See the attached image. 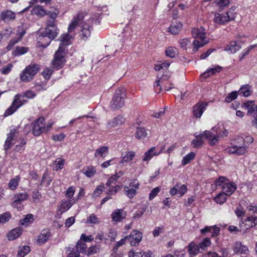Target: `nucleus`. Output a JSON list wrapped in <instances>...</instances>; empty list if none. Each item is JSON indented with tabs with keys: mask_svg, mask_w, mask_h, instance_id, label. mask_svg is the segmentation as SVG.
<instances>
[{
	"mask_svg": "<svg viewBox=\"0 0 257 257\" xmlns=\"http://www.w3.org/2000/svg\"><path fill=\"white\" fill-rule=\"evenodd\" d=\"M226 196L224 193H220L214 198V200L216 203L222 204L225 202Z\"/></svg>",
	"mask_w": 257,
	"mask_h": 257,
	"instance_id": "47",
	"label": "nucleus"
},
{
	"mask_svg": "<svg viewBox=\"0 0 257 257\" xmlns=\"http://www.w3.org/2000/svg\"><path fill=\"white\" fill-rule=\"evenodd\" d=\"M136 137L138 139H144L147 135V133L145 127H139L137 128Z\"/></svg>",
	"mask_w": 257,
	"mask_h": 257,
	"instance_id": "38",
	"label": "nucleus"
},
{
	"mask_svg": "<svg viewBox=\"0 0 257 257\" xmlns=\"http://www.w3.org/2000/svg\"><path fill=\"white\" fill-rule=\"evenodd\" d=\"M257 44L253 45H250L246 51L244 52L240 56H239V60L241 61L243 60L245 56L248 54L249 51L253 48L256 47Z\"/></svg>",
	"mask_w": 257,
	"mask_h": 257,
	"instance_id": "61",
	"label": "nucleus"
},
{
	"mask_svg": "<svg viewBox=\"0 0 257 257\" xmlns=\"http://www.w3.org/2000/svg\"><path fill=\"white\" fill-rule=\"evenodd\" d=\"M221 69V67L220 66H217L216 68H211L210 69H208L207 71L205 72L203 74L202 76L205 77H208L210 75L209 73H211V74H215L217 72H219Z\"/></svg>",
	"mask_w": 257,
	"mask_h": 257,
	"instance_id": "48",
	"label": "nucleus"
},
{
	"mask_svg": "<svg viewBox=\"0 0 257 257\" xmlns=\"http://www.w3.org/2000/svg\"><path fill=\"white\" fill-rule=\"evenodd\" d=\"M192 34L194 38H199L201 40V42L196 40L193 41L194 48L193 51L194 52L198 51L199 48L202 47L208 43V40H205V29L202 27L200 28H193L192 30Z\"/></svg>",
	"mask_w": 257,
	"mask_h": 257,
	"instance_id": "2",
	"label": "nucleus"
},
{
	"mask_svg": "<svg viewBox=\"0 0 257 257\" xmlns=\"http://www.w3.org/2000/svg\"><path fill=\"white\" fill-rule=\"evenodd\" d=\"M211 244V241L209 237L204 238L200 243L197 244L201 251L205 250V249Z\"/></svg>",
	"mask_w": 257,
	"mask_h": 257,
	"instance_id": "43",
	"label": "nucleus"
},
{
	"mask_svg": "<svg viewBox=\"0 0 257 257\" xmlns=\"http://www.w3.org/2000/svg\"><path fill=\"white\" fill-rule=\"evenodd\" d=\"M239 93L243 96L248 97L251 94L250 86L248 84L243 85L239 89Z\"/></svg>",
	"mask_w": 257,
	"mask_h": 257,
	"instance_id": "42",
	"label": "nucleus"
},
{
	"mask_svg": "<svg viewBox=\"0 0 257 257\" xmlns=\"http://www.w3.org/2000/svg\"><path fill=\"white\" fill-rule=\"evenodd\" d=\"M72 39V37L69 34H63L60 38V41H61L60 45H62L65 48V46L71 44V40Z\"/></svg>",
	"mask_w": 257,
	"mask_h": 257,
	"instance_id": "29",
	"label": "nucleus"
},
{
	"mask_svg": "<svg viewBox=\"0 0 257 257\" xmlns=\"http://www.w3.org/2000/svg\"><path fill=\"white\" fill-rule=\"evenodd\" d=\"M165 53L167 56L170 58H174L178 55V51L176 48L169 47L166 49Z\"/></svg>",
	"mask_w": 257,
	"mask_h": 257,
	"instance_id": "44",
	"label": "nucleus"
},
{
	"mask_svg": "<svg viewBox=\"0 0 257 257\" xmlns=\"http://www.w3.org/2000/svg\"><path fill=\"white\" fill-rule=\"evenodd\" d=\"M46 27L43 31L44 35H48L51 39L56 38L59 33V30L57 27L54 21L47 20L46 22Z\"/></svg>",
	"mask_w": 257,
	"mask_h": 257,
	"instance_id": "7",
	"label": "nucleus"
},
{
	"mask_svg": "<svg viewBox=\"0 0 257 257\" xmlns=\"http://www.w3.org/2000/svg\"><path fill=\"white\" fill-rule=\"evenodd\" d=\"M203 137L209 141V143L210 145H214L217 142L216 136H214L210 131H205L202 134L196 136V139H194L192 141L194 147L197 148L202 146L203 144Z\"/></svg>",
	"mask_w": 257,
	"mask_h": 257,
	"instance_id": "5",
	"label": "nucleus"
},
{
	"mask_svg": "<svg viewBox=\"0 0 257 257\" xmlns=\"http://www.w3.org/2000/svg\"><path fill=\"white\" fill-rule=\"evenodd\" d=\"M236 189V186L235 183L228 182V181L223 185L222 188L223 193L228 196L231 195Z\"/></svg>",
	"mask_w": 257,
	"mask_h": 257,
	"instance_id": "15",
	"label": "nucleus"
},
{
	"mask_svg": "<svg viewBox=\"0 0 257 257\" xmlns=\"http://www.w3.org/2000/svg\"><path fill=\"white\" fill-rule=\"evenodd\" d=\"M227 181V179L225 177L220 176L215 181V185L217 187H220V188L222 189L223 188V185L226 183Z\"/></svg>",
	"mask_w": 257,
	"mask_h": 257,
	"instance_id": "51",
	"label": "nucleus"
},
{
	"mask_svg": "<svg viewBox=\"0 0 257 257\" xmlns=\"http://www.w3.org/2000/svg\"><path fill=\"white\" fill-rule=\"evenodd\" d=\"M28 49L24 47H17L15 51L14 52V55L15 56H20L25 54L28 52Z\"/></svg>",
	"mask_w": 257,
	"mask_h": 257,
	"instance_id": "49",
	"label": "nucleus"
},
{
	"mask_svg": "<svg viewBox=\"0 0 257 257\" xmlns=\"http://www.w3.org/2000/svg\"><path fill=\"white\" fill-rule=\"evenodd\" d=\"M76 248L77 252L79 253L80 252L83 253L86 250L87 245L82 239H80L77 242Z\"/></svg>",
	"mask_w": 257,
	"mask_h": 257,
	"instance_id": "39",
	"label": "nucleus"
},
{
	"mask_svg": "<svg viewBox=\"0 0 257 257\" xmlns=\"http://www.w3.org/2000/svg\"><path fill=\"white\" fill-rule=\"evenodd\" d=\"M178 185V193L180 194V196L184 195L187 191V187L185 185H182L181 183H178L176 184Z\"/></svg>",
	"mask_w": 257,
	"mask_h": 257,
	"instance_id": "57",
	"label": "nucleus"
},
{
	"mask_svg": "<svg viewBox=\"0 0 257 257\" xmlns=\"http://www.w3.org/2000/svg\"><path fill=\"white\" fill-rule=\"evenodd\" d=\"M52 236L51 233L48 230L43 229L37 239V242L40 244L45 243Z\"/></svg>",
	"mask_w": 257,
	"mask_h": 257,
	"instance_id": "14",
	"label": "nucleus"
},
{
	"mask_svg": "<svg viewBox=\"0 0 257 257\" xmlns=\"http://www.w3.org/2000/svg\"><path fill=\"white\" fill-rule=\"evenodd\" d=\"M242 106L247 110V115L252 114L254 111L257 112V105L254 104V100L247 101L243 103Z\"/></svg>",
	"mask_w": 257,
	"mask_h": 257,
	"instance_id": "16",
	"label": "nucleus"
},
{
	"mask_svg": "<svg viewBox=\"0 0 257 257\" xmlns=\"http://www.w3.org/2000/svg\"><path fill=\"white\" fill-rule=\"evenodd\" d=\"M20 180V177L19 176L11 179L8 184L9 188L12 190H16L19 185Z\"/></svg>",
	"mask_w": 257,
	"mask_h": 257,
	"instance_id": "34",
	"label": "nucleus"
},
{
	"mask_svg": "<svg viewBox=\"0 0 257 257\" xmlns=\"http://www.w3.org/2000/svg\"><path fill=\"white\" fill-rule=\"evenodd\" d=\"M226 15L216 13L214 16V22L220 25H224L226 23L234 19V16L232 12L229 11L226 12Z\"/></svg>",
	"mask_w": 257,
	"mask_h": 257,
	"instance_id": "9",
	"label": "nucleus"
},
{
	"mask_svg": "<svg viewBox=\"0 0 257 257\" xmlns=\"http://www.w3.org/2000/svg\"><path fill=\"white\" fill-rule=\"evenodd\" d=\"M65 47L62 46V45H59V48L58 50L56 52L54 58L57 59H60L61 60H64L65 56Z\"/></svg>",
	"mask_w": 257,
	"mask_h": 257,
	"instance_id": "36",
	"label": "nucleus"
},
{
	"mask_svg": "<svg viewBox=\"0 0 257 257\" xmlns=\"http://www.w3.org/2000/svg\"><path fill=\"white\" fill-rule=\"evenodd\" d=\"M134 254L133 257H154V255L151 251L145 252L143 254L141 252H134L132 251H130V254Z\"/></svg>",
	"mask_w": 257,
	"mask_h": 257,
	"instance_id": "50",
	"label": "nucleus"
},
{
	"mask_svg": "<svg viewBox=\"0 0 257 257\" xmlns=\"http://www.w3.org/2000/svg\"><path fill=\"white\" fill-rule=\"evenodd\" d=\"M65 62V60H61L60 59L54 58V60L52 61V63L54 67H55L57 69H59L64 66Z\"/></svg>",
	"mask_w": 257,
	"mask_h": 257,
	"instance_id": "52",
	"label": "nucleus"
},
{
	"mask_svg": "<svg viewBox=\"0 0 257 257\" xmlns=\"http://www.w3.org/2000/svg\"><path fill=\"white\" fill-rule=\"evenodd\" d=\"M220 229L216 225L206 226L201 230V232L203 234H206L210 232L212 237H215L219 234Z\"/></svg>",
	"mask_w": 257,
	"mask_h": 257,
	"instance_id": "17",
	"label": "nucleus"
},
{
	"mask_svg": "<svg viewBox=\"0 0 257 257\" xmlns=\"http://www.w3.org/2000/svg\"><path fill=\"white\" fill-rule=\"evenodd\" d=\"M123 210L116 209L111 214L112 220L115 222H120L125 218L123 216Z\"/></svg>",
	"mask_w": 257,
	"mask_h": 257,
	"instance_id": "24",
	"label": "nucleus"
},
{
	"mask_svg": "<svg viewBox=\"0 0 257 257\" xmlns=\"http://www.w3.org/2000/svg\"><path fill=\"white\" fill-rule=\"evenodd\" d=\"M0 17L5 22H9L15 19L16 14L11 11L7 10L2 12Z\"/></svg>",
	"mask_w": 257,
	"mask_h": 257,
	"instance_id": "20",
	"label": "nucleus"
},
{
	"mask_svg": "<svg viewBox=\"0 0 257 257\" xmlns=\"http://www.w3.org/2000/svg\"><path fill=\"white\" fill-rule=\"evenodd\" d=\"M82 172L87 177H92L96 173V170L94 167L89 166L86 169L84 168Z\"/></svg>",
	"mask_w": 257,
	"mask_h": 257,
	"instance_id": "40",
	"label": "nucleus"
},
{
	"mask_svg": "<svg viewBox=\"0 0 257 257\" xmlns=\"http://www.w3.org/2000/svg\"><path fill=\"white\" fill-rule=\"evenodd\" d=\"M22 234V229L20 227H17L12 229L8 234L9 240H14L19 237Z\"/></svg>",
	"mask_w": 257,
	"mask_h": 257,
	"instance_id": "28",
	"label": "nucleus"
},
{
	"mask_svg": "<svg viewBox=\"0 0 257 257\" xmlns=\"http://www.w3.org/2000/svg\"><path fill=\"white\" fill-rule=\"evenodd\" d=\"M18 132L17 130H16V129L11 130L10 131V132L7 135V139L10 141L15 140L16 139V138H15L16 134H18Z\"/></svg>",
	"mask_w": 257,
	"mask_h": 257,
	"instance_id": "59",
	"label": "nucleus"
},
{
	"mask_svg": "<svg viewBox=\"0 0 257 257\" xmlns=\"http://www.w3.org/2000/svg\"><path fill=\"white\" fill-rule=\"evenodd\" d=\"M146 207H140L138 209V211L134 214L133 218L134 219L140 218L144 214L145 211H146Z\"/></svg>",
	"mask_w": 257,
	"mask_h": 257,
	"instance_id": "56",
	"label": "nucleus"
},
{
	"mask_svg": "<svg viewBox=\"0 0 257 257\" xmlns=\"http://www.w3.org/2000/svg\"><path fill=\"white\" fill-rule=\"evenodd\" d=\"M30 251V248L29 246L25 245L21 247L18 252L17 257H24Z\"/></svg>",
	"mask_w": 257,
	"mask_h": 257,
	"instance_id": "45",
	"label": "nucleus"
},
{
	"mask_svg": "<svg viewBox=\"0 0 257 257\" xmlns=\"http://www.w3.org/2000/svg\"><path fill=\"white\" fill-rule=\"evenodd\" d=\"M135 156V152L133 151L125 152L122 153L121 157L123 158V161H132Z\"/></svg>",
	"mask_w": 257,
	"mask_h": 257,
	"instance_id": "46",
	"label": "nucleus"
},
{
	"mask_svg": "<svg viewBox=\"0 0 257 257\" xmlns=\"http://www.w3.org/2000/svg\"><path fill=\"white\" fill-rule=\"evenodd\" d=\"M232 153H236L239 155H243L246 152V148L245 146L234 145L232 148L230 150Z\"/></svg>",
	"mask_w": 257,
	"mask_h": 257,
	"instance_id": "32",
	"label": "nucleus"
},
{
	"mask_svg": "<svg viewBox=\"0 0 257 257\" xmlns=\"http://www.w3.org/2000/svg\"><path fill=\"white\" fill-rule=\"evenodd\" d=\"M40 66L39 64H30L21 73L20 76L21 80L23 82L31 81L40 70Z\"/></svg>",
	"mask_w": 257,
	"mask_h": 257,
	"instance_id": "3",
	"label": "nucleus"
},
{
	"mask_svg": "<svg viewBox=\"0 0 257 257\" xmlns=\"http://www.w3.org/2000/svg\"><path fill=\"white\" fill-rule=\"evenodd\" d=\"M187 251L190 257H194L199 252H202L198 247L197 244L194 242H191L187 246Z\"/></svg>",
	"mask_w": 257,
	"mask_h": 257,
	"instance_id": "19",
	"label": "nucleus"
},
{
	"mask_svg": "<svg viewBox=\"0 0 257 257\" xmlns=\"http://www.w3.org/2000/svg\"><path fill=\"white\" fill-rule=\"evenodd\" d=\"M233 250L237 254H246L248 253V247L243 245L240 241L235 242L233 245Z\"/></svg>",
	"mask_w": 257,
	"mask_h": 257,
	"instance_id": "13",
	"label": "nucleus"
},
{
	"mask_svg": "<svg viewBox=\"0 0 257 257\" xmlns=\"http://www.w3.org/2000/svg\"><path fill=\"white\" fill-rule=\"evenodd\" d=\"M190 43V41L187 38L181 39L179 41L180 47L184 49H186V46Z\"/></svg>",
	"mask_w": 257,
	"mask_h": 257,
	"instance_id": "64",
	"label": "nucleus"
},
{
	"mask_svg": "<svg viewBox=\"0 0 257 257\" xmlns=\"http://www.w3.org/2000/svg\"><path fill=\"white\" fill-rule=\"evenodd\" d=\"M31 14L40 17H42L45 15H46L47 12L42 6L37 5L35 6L31 10Z\"/></svg>",
	"mask_w": 257,
	"mask_h": 257,
	"instance_id": "27",
	"label": "nucleus"
},
{
	"mask_svg": "<svg viewBox=\"0 0 257 257\" xmlns=\"http://www.w3.org/2000/svg\"><path fill=\"white\" fill-rule=\"evenodd\" d=\"M84 16L82 14H78L77 16L74 18L69 25L68 28V32H72L75 29L77 26L82 25V34L81 38L83 39H86L90 35V27L88 24L86 23L83 24V20Z\"/></svg>",
	"mask_w": 257,
	"mask_h": 257,
	"instance_id": "1",
	"label": "nucleus"
},
{
	"mask_svg": "<svg viewBox=\"0 0 257 257\" xmlns=\"http://www.w3.org/2000/svg\"><path fill=\"white\" fill-rule=\"evenodd\" d=\"M52 73V71L49 68H46L42 73L45 79H49Z\"/></svg>",
	"mask_w": 257,
	"mask_h": 257,
	"instance_id": "63",
	"label": "nucleus"
},
{
	"mask_svg": "<svg viewBox=\"0 0 257 257\" xmlns=\"http://www.w3.org/2000/svg\"><path fill=\"white\" fill-rule=\"evenodd\" d=\"M124 191L126 195L129 198H133L137 194V190L135 188H131L129 186H124Z\"/></svg>",
	"mask_w": 257,
	"mask_h": 257,
	"instance_id": "41",
	"label": "nucleus"
},
{
	"mask_svg": "<svg viewBox=\"0 0 257 257\" xmlns=\"http://www.w3.org/2000/svg\"><path fill=\"white\" fill-rule=\"evenodd\" d=\"M34 215L32 214L26 215L24 218L20 220V224L25 226H29L34 221Z\"/></svg>",
	"mask_w": 257,
	"mask_h": 257,
	"instance_id": "31",
	"label": "nucleus"
},
{
	"mask_svg": "<svg viewBox=\"0 0 257 257\" xmlns=\"http://www.w3.org/2000/svg\"><path fill=\"white\" fill-rule=\"evenodd\" d=\"M126 241H127L126 236L117 241L112 249L113 251L116 252L118 247L124 244Z\"/></svg>",
	"mask_w": 257,
	"mask_h": 257,
	"instance_id": "58",
	"label": "nucleus"
},
{
	"mask_svg": "<svg viewBox=\"0 0 257 257\" xmlns=\"http://www.w3.org/2000/svg\"><path fill=\"white\" fill-rule=\"evenodd\" d=\"M45 118L40 117L34 122L33 133L35 136H39L43 133H47L48 129L45 126Z\"/></svg>",
	"mask_w": 257,
	"mask_h": 257,
	"instance_id": "8",
	"label": "nucleus"
},
{
	"mask_svg": "<svg viewBox=\"0 0 257 257\" xmlns=\"http://www.w3.org/2000/svg\"><path fill=\"white\" fill-rule=\"evenodd\" d=\"M241 42H231L230 45H227L225 48V51H230L231 53H234L239 50L242 46Z\"/></svg>",
	"mask_w": 257,
	"mask_h": 257,
	"instance_id": "21",
	"label": "nucleus"
},
{
	"mask_svg": "<svg viewBox=\"0 0 257 257\" xmlns=\"http://www.w3.org/2000/svg\"><path fill=\"white\" fill-rule=\"evenodd\" d=\"M117 236V232L113 229H110L109 231L107 237L104 238V242L107 244L108 243L109 240L110 241L113 242L115 240Z\"/></svg>",
	"mask_w": 257,
	"mask_h": 257,
	"instance_id": "33",
	"label": "nucleus"
},
{
	"mask_svg": "<svg viewBox=\"0 0 257 257\" xmlns=\"http://www.w3.org/2000/svg\"><path fill=\"white\" fill-rule=\"evenodd\" d=\"M160 154V151L157 152L156 150V147H152L145 153L143 161L151 160L154 156H157Z\"/></svg>",
	"mask_w": 257,
	"mask_h": 257,
	"instance_id": "22",
	"label": "nucleus"
},
{
	"mask_svg": "<svg viewBox=\"0 0 257 257\" xmlns=\"http://www.w3.org/2000/svg\"><path fill=\"white\" fill-rule=\"evenodd\" d=\"M53 39L49 38L47 35H44L43 32L41 33V35L37 38V42L42 47L46 48L51 42Z\"/></svg>",
	"mask_w": 257,
	"mask_h": 257,
	"instance_id": "12",
	"label": "nucleus"
},
{
	"mask_svg": "<svg viewBox=\"0 0 257 257\" xmlns=\"http://www.w3.org/2000/svg\"><path fill=\"white\" fill-rule=\"evenodd\" d=\"M108 148L106 146H103L96 150L95 156L96 157L100 156L102 158V159H104L108 155Z\"/></svg>",
	"mask_w": 257,
	"mask_h": 257,
	"instance_id": "30",
	"label": "nucleus"
},
{
	"mask_svg": "<svg viewBox=\"0 0 257 257\" xmlns=\"http://www.w3.org/2000/svg\"><path fill=\"white\" fill-rule=\"evenodd\" d=\"M27 102V100L25 99V96L20 94H17L14 98L11 105L5 111L4 116L7 117L13 114L21 106Z\"/></svg>",
	"mask_w": 257,
	"mask_h": 257,
	"instance_id": "6",
	"label": "nucleus"
},
{
	"mask_svg": "<svg viewBox=\"0 0 257 257\" xmlns=\"http://www.w3.org/2000/svg\"><path fill=\"white\" fill-rule=\"evenodd\" d=\"M142 233L137 230H134L131 232L130 234L126 236L127 241L132 246L138 245L142 239Z\"/></svg>",
	"mask_w": 257,
	"mask_h": 257,
	"instance_id": "10",
	"label": "nucleus"
},
{
	"mask_svg": "<svg viewBox=\"0 0 257 257\" xmlns=\"http://www.w3.org/2000/svg\"><path fill=\"white\" fill-rule=\"evenodd\" d=\"M124 120V118L122 115H118L117 116L113 118L109 122V124L112 126L115 127L117 125L121 124Z\"/></svg>",
	"mask_w": 257,
	"mask_h": 257,
	"instance_id": "37",
	"label": "nucleus"
},
{
	"mask_svg": "<svg viewBox=\"0 0 257 257\" xmlns=\"http://www.w3.org/2000/svg\"><path fill=\"white\" fill-rule=\"evenodd\" d=\"M28 197V194L25 192L16 194L14 197V201L12 205L14 206L15 204L21 203L22 201L26 200Z\"/></svg>",
	"mask_w": 257,
	"mask_h": 257,
	"instance_id": "25",
	"label": "nucleus"
},
{
	"mask_svg": "<svg viewBox=\"0 0 257 257\" xmlns=\"http://www.w3.org/2000/svg\"><path fill=\"white\" fill-rule=\"evenodd\" d=\"M87 223L97 224L99 223L98 218H97L93 214H90L87 220Z\"/></svg>",
	"mask_w": 257,
	"mask_h": 257,
	"instance_id": "62",
	"label": "nucleus"
},
{
	"mask_svg": "<svg viewBox=\"0 0 257 257\" xmlns=\"http://www.w3.org/2000/svg\"><path fill=\"white\" fill-rule=\"evenodd\" d=\"M182 28V24L180 22H175L168 28V32L173 35L178 34Z\"/></svg>",
	"mask_w": 257,
	"mask_h": 257,
	"instance_id": "23",
	"label": "nucleus"
},
{
	"mask_svg": "<svg viewBox=\"0 0 257 257\" xmlns=\"http://www.w3.org/2000/svg\"><path fill=\"white\" fill-rule=\"evenodd\" d=\"M215 2L221 10L224 7H227L230 3L229 0H215Z\"/></svg>",
	"mask_w": 257,
	"mask_h": 257,
	"instance_id": "55",
	"label": "nucleus"
},
{
	"mask_svg": "<svg viewBox=\"0 0 257 257\" xmlns=\"http://www.w3.org/2000/svg\"><path fill=\"white\" fill-rule=\"evenodd\" d=\"M160 191V188L159 187H156L154 188L150 192L149 194V199H153Z\"/></svg>",
	"mask_w": 257,
	"mask_h": 257,
	"instance_id": "60",
	"label": "nucleus"
},
{
	"mask_svg": "<svg viewBox=\"0 0 257 257\" xmlns=\"http://www.w3.org/2000/svg\"><path fill=\"white\" fill-rule=\"evenodd\" d=\"M208 103L206 102H202L197 103L193 106V113L196 118L200 117L204 111L206 109Z\"/></svg>",
	"mask_w": 257,
	"mask_h": 257,
	"instance_id": "11",
	"label": "nucleus"
},
{
	"mask_svg": "<svg viewBox=\"0 0 257 257\" xmlns=\"http://www.w3.org/2000/svg\"><path fill=\"white\" fill-rule=\"evenodd\" d=\"M237 97V91H232L231 93H229L228 95L225 97V101L229 103L235 99Z\"/></svg>",
	"mask_w": 257,
	"mask_h": 257,
	"instance_id": "53",
	"label": "nucleus"
},
{
	"mask_svg": "<svg viewBox=\"0 0 257 257\" xmlns=\"http://www.w3.org/2000/svg\"><path fill=\"white\" fill-rule=\"evenodd\" d=\"M11 218L10 213L6 212L0 215V224H4L8 222Z\"/></svg>",
	"mask_w": 257,
	"mask_h": 257,
	"instance_id": "54",
	"label": "nucleus"
},
{
	"mask_svg": "<svg viewBox=\"0 0 257 257\" xmlns=\"http://www.w3.org/2000/svg\"><path fill=\"white\" fill-rule=\"evenodd\" d=\"M243 223L245 227V229L244 231L245 232L247 229L254 227L257 225V217L252 215L248 216L244 220Z\"/></svg>",
	"mask_w": 257,
	"mask_h": 257,
	"instance_id": "18",
	"label": "nucleus"
},
{
	"mask_svg": "<svg viewBox=\"0 0 257 257\" xmlns=\"http://www.w3.org/2000/svg\"><path fill=\"white\" fill-rule=\"evenodd\" d=\"M126 97L125 90L123 88L117 89L110 102V107L112 109H119L122 107Z\"/></svg>",
	"mask_w": 257,
	"mask_h": 257,
	"instance_id": "4",
	"label": "nucleus"
},
{
	"mask_svg": "<svg viewBox=\"0 0 257 257\" xmlns=\"http://www.w3.org/2000/svg\"><path fill=\"white\" fill-rule=\"evenodd\" d=\"M75 202V201L71 199L68 200L62 201L61 207L63 209V211L68 210Z\"/></svg>",
	"mask_w": 257,
	"mask_h": 257,
	"instance_id": "35",
	"label": "nucleus"
},
{
	"mask_svg": "<svg viewBox=\"0 0 257 257\" xmlns=\"http://www.w3.org/2000/svg\"><path fill=\"white\" fill-rule=\"evenodd\" d=\"M124 174V172L122 171H120L115 174L112 175L107 180L106 185L107 186H110L112 184H115V182L117 180L120 178Z\"/></svg>",
	"mask_w": 257,
	"mask_h": 257,
	"instance_id": "26",
	"label": "nucleus"
}]
</instances>
